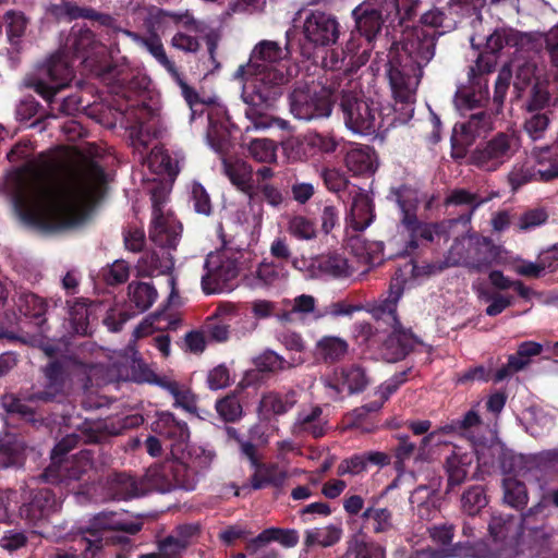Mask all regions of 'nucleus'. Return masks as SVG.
Masks as SVG:
<instances>
[{"instance_id":"1","label":"nucleus","mask_w":558,"mask_h":558,"mask_svg":"<svg viewBox=\"0 0 558 558\" xmlns=\"http://www.w3.org/2000/svg\"><path fill=\"white\" fill-rule=\"evenodd\" d=\"M434 4L420 11L421 27H416L393 43L388 53L386 73L396 105L403 114L411 117L414 111L415 95L423 77V69L435 56L436 43L446 31L457 26L460 20L471 15L475 0H449L442 9Z\"/></svg>"},{"instance_id":"2","label":"nucleus","mask_w":558,"mask_h":558,"mask_svg":"<svg viewBox=\"0 0 558 558\" xmlns=\"http://www.w3.org/2000/svg\"><path fill=\"white\" fill-rule=\"evenodd\" d=\"M105 184V170L96 161L73 163L66 169L64 184L47 183L36 190L25 217L49 232L75 227L82 220V207L100 198Z\"/></svg>"},{"instance_id":"3","label":"nucleus","mask_w":558,"mask_h":558,"mask_svg":"<svg viewBox=\"0 0 558 558\" xmlns=\"http://www.w3.org/2000/svg\"><path fill=\"white\" fill-rule=\"evenodd\" d=\"M235 77L243 81L242 99L246 105L245 117L256 130L272 125L274 118L268 113L282 96L289 82L284 68H265L260 65H240Z\"/></svg>"},{"instance_id":"4","label":"nucleus","mask_w":558,"mask_h":558,"mask_svg":"<svg viewBox=\"0 0 558 558\" xmlns=\"http://www.w3.org/2000/svg\"><path fill=\"white\" fill-rule=\"evenodd\" d=\"M211 459L201 448L189 449L180 457L167 458L150 465L141 477L145 495L149 492L169 493L173 489L194 490Z\"/></svg>"},{"instance_id":"5","label":"nucleus","mask_w":558,"mask_h":558,"mask_svg":"<svg viewBox=\"0 0 558 558\" xmlns=\"http://www.w3.org/2000/svg\"><path fill=\"white\" fill-rule=\"evenodd\" d=\"M403 284L399 280L392 281L389 286L388 295L371 308L373 317L379 324L383 323L391 329L383 344L386 359L389 362L403 360L417 343L412 330L402 326L397 313L398 303L403 295Z\"/></svg>"},{"instance_id":"6","label":"nucleus","mask_w":558,"mask_h":558,"mask_svg":"<svg viewBox=\"0 0 558 558\" xmlns=\"http://www.w3.org/2000/svg\"><path fill=\"white\" fill-rule=\"evenodd\" d=\"M340 34L341 25L337 16L320 10H310L304 13L299 38H292L291 32H287V51L312 60L316 50L336 45Z\"/></svg>"},{"instance_id":"7","label":"nucleus","mask_w":558,"mask_h":558,"mask_svg":"<svg viewBox=\"0 0 558 558\" xmlns=\"http://www.w3.org/2000/svg\"><path fill=\"white\" fill-rule=\"evenodd\" d=\"M339 93L333 84L298 82L289 94L290 112L304 121L328 118Z\"/></svg>"},{"instance_id":"8","label":"nucleus","mask_w":558,"mask_h":558,"mask_svg":"<svg viewBox=\"0 0 558 558\" xmlns=\"http://www.w3.org/2000/svg\"><path fill=\"white\" fill-rule=\"evenodd\" d=\"M340 109L345 126L360 135H373L381 126L380 110L372 99L365 98L362 92L342 88Z\"/></svg>"},{"instance_id":"9","label":"nucleus","mask_w":558,"mask_h":558,"mask_svg":"<svg viewBox=\"0 0 558 558\" xmlns=\"http://www.w3.org/2000/svg\"><path fill=\"white\" fill-rule=\"evenodd\" d=\"M521 147L515 132H497L470 153L469 165L485 172H495L509 162Z\"/></svg>"},{"instance_id":"10","label":"nucleus","mask_w":558,"mask_h":558,"mask_svg":"<svg viewBox=\"0 0 558 558\" xmlns=\"http://www.w3.org/2000/svg\"><path fill=\"white\" fill-rule=\"evenodd\" d=\"M41 372L45 379L43 387H36V392L27 395L26 399L33 403L62 405L59 424L71 426L74 407L66 401L68 372L64 362L52 360L41 368Z\"/></svg>"},{"instance_id":"11","label":"nucleus","mask_w":558,"mask_h":558,"mask_svg":"<svg viewBox=\"0 0 558 558\" xmlns=\"http://www.w3.org/2000/svg\"><path fill=\"white\" fill-rule=\"evenodd\" d=\"M73 77L72 65L62 53L57 52L26 80V86L50 104L57 93L66 87Z\"/></svg>"},{"instance_id":"12","label":"nucleus","mask_w":558,"mask_h":558,"mask_svg":"<svg viewBox=\"0 0 558 558\" xmlns=\"http://www.w3.org/2000/svg\"><path fill=\"white\" fill-rule=\"evenodd\" d=\"M68 45L73 57L80 59L84 68L97 77L112 61L107 47L98 41L88 28L72 33Z\"/></svg>"},{"instance_id":"13","label":"nucleus","mask_w":558,"mask_h":558,"mask_svg":"<svg viewBox=\"0 0 558 558\" xmlns=\"http://www.w3.org/2000/svg\"><path fill=\"white\" fill-rule=\"evenodd\" d=\"M61 494L47 486H26L22 493L20 515L29 524L38 525L61 509Z\"/></svg>"},{"instance_id":"14","label":"nucleus","mask_w":558,"mask_h":558,"mask_svg":"<svg viewBox=\"0 0 558 558\" xmlns=\"http://www.w3.org/2000/svg\"><path fill=\"white\" fill-rule=\"evenodd\" d=\"M98 78L109 86L112 94L128 101L145 92L149 83L146 75L135 72L125 64H114L112 61Z\"/></svg>"},{"instance_id":"15","label":"nucleus","mask_w":558,"mask_h":558,"mask_svg":"<svg viewBox=\"0 0 558 558\" xmlns=\"http://www.w3.org/2000/svg\"><path fill=\"white\" fill-rule=\"evenodd\" d=\"M204 268L206 272L202 277V288L206 294L229 292L235 287L240 272L235 259L208 256Z\"/></svg>"},{"instance_id":"16","label":"nucleus","mask_w":558,"mask_h":558,"mask_svg":"<svg viewBox=\"0 0 558 558\" xmlns=\"http://www.w3.org/2000/svg\"><path fill=\"white\" fill-rule=\"evenodd\" d=\"M70 427H75L76 433L65 435L56 444L51 450V463L64 461L63 457L75 448L80 441L84 444H99L107 436L106 423L101 421L85 420L78 425L72 423Z\"/></svg>"},{"instance_id":"17","label":"nucleus","mask_w":558,"mask_h":558,"mask_svg":"<svg viewBox=\"0 0 558 558\" xmlns=\"http://www.w3.org/2000/svg\"><path fill=\"white\" fill-rule=\"evenodd\" d=\"M151 432L168 442L171 448V456L180 457L187 452L186 447L191 432L185 421L178 420L171 412H159L151 423Z\"/></svg>"},{"instance_id":"18","label":"nucleus","mask_w":558,"mask_h":558,"mask_svg":"<svg viewBox=\"0 0 558 558\" xmlns=\"http://www.w3.org/2000/svg\"><path fill=\"white\" fill-rule=\"evenodd\" d=\"M356 57L360 63H365L361 59V53H353L347 51V45L341 50L330 49L325 52L322 57L320 65L325 70V83L338 86V90L345 88L350 85L349 78L350 63L352 58Z\"/></svg>"},{"instance_id":"19","label":"nucleus","mask_w":558,"mask_h":558,"mask_svg":"<svg viewBox=\"0 0 558 558\" xmlns=\"http://www.w3.org/2000/svg\"><path fill=\"white\" fill-rule=\"evenodd\" d=\"M93 469L89 452L81 451L72 460L50 463L40 474L47 483L60 484L70 481H82L84 475Z\"/></svg>"},{"instance_id":"20","label":"nucleus","mask_w":558,"mask_h":558,"mask_svg":"<svg viewBox=\"0 0 558 558\" xmlns=\"http://www.w3.org/2000/svg\"><path fill=\"white\" fill-rule=\"evenodd\" d=\"M341 143L342 137L336 136L332 132H310L303 137H296L292 148L296 149L300 159H310L336 153Z\"/></svg>"},{"instance_id":"21","label":"nucleus","mask_w":558,"mask_h":558,"mask_svg":"<svg viewBox=\"0 0 558 558\" xmlns=\"http://www.w3.org/2000/svg\"><path fill=\"white\" fill-rule=\"evenodd\" d=\"M332 380L329 386L338 392L347 390L349 395H355L369 386L371 376L363 365L353 363L337 368Z\"/></svg>"},{"instance_id":"22","label":"nucleus","mask_w":558,"mask_h":558,"mask_svg":"<svg viewBox=\"0 0 558 558\" xmlns=\"http://www.w3.org/2000/svg\"><path fill=\"white\" fill-rule=\"evenodd\" d=\"M32 392H36V386L21 390L19 395L5 393L1 397V407L7 414L37 426L43 424L44 416L31 405L34 403L26 399V396L32 395Z\"/></svg>"},{"instance_id":"23","label":"nucleus","mask_w":558,"mask_h":558,"mask_svg":"<svg viewBox=\"0 0 558 558\" xmlns=\"http://www.w3.org/2000/svg\"><path fill=\"white\" fill-rule=\"evenodd\" d=\"M489 99L488 80H469V85L458 87L453 102L465 114L468 111L485 107Z\"/></svg>"},{"instance_id":"24","label":"nucleus","mask_w":558,"mask_h":558,"mask_svg":"<svg viewBox=\"0 0 558 558\" xmlns=\"http://www.w3.org/2000/svg\"><path fill=\"white\" fill-rule=\"evenodd\" d=\"M361 526L357 532L374 535H387L395 530L392 511L376 504L367 506L361 513Z\"/></svg>"},{"instance_id":"25","label":"nucleus","mask_w":558,"mask_h":558,"mask_svg":"<svg viewBox=\"0 0 558 558\" xmlns=\"http://www.w3.org/2000/svg\"><path fill=\"white\" fill-rule=\"evenodd\" d=\"M300 535L294 529L268 527L245 544V551L255 555L258 550L272 542L279 543L284 548H293L299 544Z\"/></svg>"},{"instance_id":"26","label":"nucleus","mask_w":558,"mask_h":558,"mask_svg":"<svg viewBox=\"0 0 558 558\" xmlns=\"http://www.w3.org/2000/svg\"><path fill=\"white\" fill-rule=\"evenodd\" d=\"M496 255L495 246L490 243L489 240L483 239V241H480L475 244L471 255L466 257L460 256L458 259H452L451 256H449L447 258L446 265L439 266V270H442L447 267L462 265L481 272L492 266Z\"/></svg>"},{"instance_id":"27","label":"nucleus","mask_w":558,"mask_h":558,"mask_svg":"<svg viewBox=\"0 0 558 558\" xmlns=\"http://www.w3.org/2000/svg\"><path fill=\"white\" fill-rule=\"evenodd\" d=\"M533 45V36L512 27L496 28L486 39L485 48L497 54L505 47L517 48L523 50Z\"/></svg>"},{"instance_id":"28","label":"nucleus","mask_w":558,"mask_h":558,"mask_svg":"<svg viewBox=\"0 0 558 558\" xmlns=\"http://www.w3.org/2000/svg\"><path fill=\"white\" fill-rule=\"evenodd\" d=\"M153 213L149 228L150 240L161 248L174 250L179 242V235L167 226L161 204L157 201L156 194L151 196Z\"/></svg>"},{"instance_id":"29","label":"nucleus","mask_w":558,"mask_h":558,"mask_svg":"<svg viewBox=\"0 0 558 558\" xmlns=\"http://www.w3.org/2000/svg\"><path fill=\"white\" fill-rule=\"evenodd\" d=\"M295 53L287 51V45L282 48L274 40H262L253 49L250 60L245 65H260L265 68H284L280 61L286 57L293 58Z\"/></svg>"},{"instance_id":"30","label":"nucleus","mask_w":558,"mask_h":558,"mask_svg":"<svg viewBox=\"0 0 558 558\" xmlns=\"http://www.w3.org/2000/svg\"><path fill=\"white\" fill-rule=\"evenodd\" d=\"M222 171L239 191L253 197V168L242 159H222Z\"/></svg>"},{"instance_id":"31","label":"nucleus","mask_w":558,"mask_h":558,"mask_svg":"<svg viewBox=\"0 0 558 558\" xmlns=\"http://www.w3.org/2000/svg\"><path fill=\"white\" fill-rule=\"evenodd\" d=\"M114 513H99L93 518L89 526L85 533L88 536L84 537L86 542L85 551H90L94 557L104 546L105 533L114 531L116 526Z\"/></svg>"},{"instance_id":"32","label":"nucleus","mask_w":558,"mask_h":558,"mask_svg":"<svg viewBox=\"0 0 558 558\" xmlns=\"http://www.w3.org/2000/svg\"><path fill=\"white\" fill-rule=\"evenodd\" d=\"M436 433H429L420 441L417 446L416 442L412 441L410 436L408 435H399L397 437V444L393 447V456H395V468L398 471H402L404 469L405 461L410 459H418L425 453L426 447L433 441Z\"/></svg>"},{"instance_id":"33","label":"nucleus","mask_w":558,"mask_h":558,"mask_svg":"<svg viewBox=\"0 0 558 558\" xmlns=\"http://www.w3.org/2000/svg\"><path fill=\"white\" fill-rule=\"evenodd\" d=\"M345 167L353 175H372L377 169L375 150L369 146L350 149L344 157Z\"/></svg>"},{"instance_id":"34","label":"nucleus","mask_w":558,"mask_h":558,"mask_svg":"<svg viewBox=\"0 0 558 558\" xmlns=\"http://www.w3.org/2000/svg\"><path fill=\"white\" fill-rule=\"evenodd\" d=\"M487 202V198L482 197L476 193H472L465 189H454L445 199V205L450 206H463L468 207L465 213L459 215L458 218L451 219L454 223H461L463 226L471 222L474 211Z\"/></svg>"},{"instance_id":"35","label":"nucleus","mask_w":558,"mask_h":558,"mask_svg":"<svg viewBox=\"0 0 558 558\" xmlns=\"http://www.w3.org/2000/svg\"><path fill=\"white\" fill-rule=\"evenodd\" d=\"M108 492L114 500H130L145 495L141 478L118 473L109 482Z\"/></svg>"},{"instance_id":"36","label":"nucleus","mask_w":558,"mask_h":558,"mask_svg":"<svg viewBox=\"0 0 558 558\" xmlns=\"http://www.w3.org/2000/svg\"><path fill=\"white\" fill-rule=\"evenodd\" d=\"M254 473L251 475V486L258 490L267 486L281 487L286 480L287 473L280 469L277 463H265L258 461L252 466Z\"/></svg>"},{"instance_id":"37","label":"nucleus","mask_w":558,"mask_h":558,"mask_svg":"<svg viewBox=\"0 0 558 558\" xmlns=\"http://www.w3.org/2000/svg\"><path fill=\"white\" fill-rule=\"evenodd\" d=\"M349 351L345 339L337 336H324L315 345V356L325 364H335L344 359Z\"/></svg>"},{"instance_id":"38","label":"nucleus","mask_w":558,"mask_h":558,"mask_svg":"<svg viewBox=\"0 0 558 558\" xmlns=\"http://www.w3.org/2000/svg\"><path fill=\"white\" fill-rule=\"evenodd\" d=\"M514 98L522 102L521 109L523 112L550 110L551 94L549 92V82L547 80L536 82L524 92V96Z\"/></svg>"},{"instance_id":"39","label":"nucleus","mask_w":558,"mask_h":558,"mask_svg":"<svg viewBox=\"0 0 558 558\" xmlns=\"http://www.w3.org/2000/svg\"><path fill=\"white\" fill-rule=\"evenodd\" d=\"M323 410L315 405L310 412L302 411L298 414L293 430L298 435H308L313 438H320L326 434L327 422L323 420Z\"/></svg>"},{"instance_id":"40","label":"nucleus","mask_w":558,"mask_h":558,"mask_svg":"<svg viewBox=\"0 0 558 558\" xmlns=\"http://www.w3.org/2000/svg\"><path fill=\"white\" fill-rule=\"evenodd\" d=\"M345 558H386L385 548L369 541L362 532H356L347 542Z\"/></svg>"},{"instance_id":"41","label":"nucleus","mask_w":558,"mask_h":558,"mask_svg":"<svg viewBox=\"0 0 558 558\" xmlns=\"http://www.w3.org/2000/svg\"><path fill=\"white\" fill-rule=\"evenodd\" d=\"M313 265H316L317 269L322 274L332 278H347L354 271L347 257L338 252H329L318 255L314 259Z\"/></svg>"},{"instance_id":"42","label":"nucleus","mask_w":558,"mask_h":558,"mask_svg":"<svg viewBox=\"0 0 558 558\" xmlns=\"http://www.w3.org/2000/svg\"><path fill=\"white\" fill-rule=\"evenodd\" d=\"M15 305L21 315L35 319L36 325L44 330L47 303L43 298L31 291H23L19 293Z\"/></svg>"},{"instance_id":"43","label":"nucleus","mask_w":558,"mask_h":558,"mask_svg":"<svg viewBox=\"0 0 558 558\" xmlns=\"http://www.w3.org/2000/svg\"><path fill=\"white\" fill-rule=\"evenodd\" d=\"M458 133L466 137L469 142H475L476 138L485 135L493 130V117L486 110H480L471 113L465 122L456 124Z\"/></svg>"},{"instance_id":"44","label":"nucleus","mask_w":558,"mask_h":558,"mask_svg":"<svg viewBox=\"0 0 558 558\" xmlns=\"http://www.w3.org/2000/svg\"><path fill=\"white\" fill-rule=\"evenodd\" d=\"M343 530L340 525L329 524L324 527H314L304 532V547L310 549L315 546L331 547L340 542Z\"/></svg>"},{"instance_id":"45","label":"nucleus","mask_w":558,"mask_h":558,"mask_svg":"<svg viewBox=\"0 0 558 558\" xmlns=\"http://www.w3.org/2000/svg\"><path fill=\"white\" fill-rule=\"evenodd\" d=\"M350 218L352 228L355 231H363L373 222L375 214L373 202L368 195L364 193H356V195L353 196L350 208Z\"/></svg>"},{"instance_id":"46","label":"nucleus","mask_w":558,"mask_h":558,"mask_svg":"<svg viewBox=\"0 0 558 558\" xmlns=\"http://www.w3.org/2000/svg\"><path fill=\"white\" fill-rule=\"evenodd\" d=\"M551 110H537L534 112H524L522 129L533 142L543 140L551 122Z\"/></svg>"},{"instance_id":"47","label":"nucleus","mask_w":558,"mask_h":558,"mask_svg":"<svg viewBox=\"0 0 558 558\" xmlns=\"http://www.w3.org/2000/svg\"><path fill=\"white\" fill-rule=\"evenodd\" d=\"M229 314L221 306L217 307L215 313L207 317L203 329L209 340L215 342H225L230 335Z\"/></svg>"},{"instance_id":"48","label":"nucleus","mask_w":558,"mask_h":558,"mask_svg":"<svg viewBox=\"0 0 558 558\" xmlns=\"http://www.w3.org/2000/svg\"><path fill=\"white\" fill-rule=\"evenodd\" d=\"M296 402V392L294 390H289L284 393L270 391L263 396L260 408L274 415H283L288 413Z\"/></svg>"},{"instance_id":"49","label":"nucleus","mask_w":558,"mask_h":558,"mask_svg":"<svg viewBox=\"0 0 558 558\" xmlns=\"http://www.w3.org/2000/svg\"><path fill=\"white\" fill-rule=\"evenodd\" d=\"M504 502L515 510H523L529 502L526 485L512 477L504 478Z\"/></svg>"},{"instance_id":"50","label":"nucleus","mask_w":558,"mask_h":558,"mask_svg":"<svg viewBox=\"0 0 558 558\" xmlns=\"http://www.w3.org/2000/svg\"><path fill=\"white\" fill-rule=\"evenodd\" d=\"M128 290L130 302L138 313L147 311L158 296L155 287L147 282H131Z\"/></svg>"},{"instance_id":"51","label":"nucleus","mask_w":558,"mask_h":558,"mask_svg":"<svg viewBox=\"0 0 558 558\" xmlns=\"http://www.w3.org/2000/svg\"><path fill=\"white\" fill-rule=\"evenodd\" d=\"M69 304V320L73 332L86 336L89 332V303L87 299H76Z\"/></svg>"},{"instance_id":"52","label":"nucleus","mask_w":558,"mask_h":558,"mask_svg":"<svg viewBox=\"0 0 558 558\" xmlns=\"http://www.w3.org/2000/svg\"><path fill=\"white\" fill-rule=\"evenodd\" d=\"M470 464L471 458L468 454L459 456L457 453H452L447 458L446 470L448 474V490L461 485L465 481Z\"/></svg>"},{"instance_id":"53","label":"nucleus","mask_w":558,"mask_h":558,"mask_svg":"<svg viewBox=\"0 0 558 558\" xmlns=\"http://www.w3.org/2000/svg\"><path fill=\"white\" fill-rule=\"evenodd\" d=\"M488 505V497L483 485L468 487L461 496V508L464 513L475 517Z\"/></svg>"},{"instance_id":"54","label":"nucleus","mask_w":558,"mask_h":558,"mask_svg":"<svg viewBox=\"0 0 558 558\" xmlns=\"http://www.w3.org/2000/svg\"><path fill=\"white\" fill-rule=\"evenodd\" d=\"M215 410L226 424L239 422L244 414L243 407L236 393L230 392L215 402Z\"/></svg>"},{"instance_id":"55","label":"nucleus","mask_w":558,"mask_h":558,"mask_svg":"<svg viewBox=\"0 0 558 558\" xmlns=\"http://www.w3.org/2000/svg\"><path fill=\"white\" fill-rule=\"evenodd\" d=\"M537 72L538 68L536 63L530 61H525L517 68L513 81L514 97L524 96V92H526L527 88L533 86L536 82L545 80L541 78Z\"/></svg>"},{"instance_id":"56","label":"nucleus","mask_w":558,"mask_h":558,"mask_svg":"<svg viewBox=\"0 0 558 558\" xmlns=\"http://www.w3.org/2000/svg\"><path fill=\"white\" fill-rule=\"evenodd\" d=\"M3 22L7 28V38L11 46L17 47L25 35L28 19L23 12L10 10L4 13Z\"/></svg>"},{"instance_id":"57","label":"nucleus","mask_w":558,"mask_h":558,"mask_svg":"<svg viewBox=\"0 0 558 558\" xmlns=\"http://www.w3.org/2000/svg\"><path fill=\"white\" fill-rule=\"evenodd\" d=\"M254 365L262 373H278L292 368L295 363L286 360L272 350H265L254 360Z\"/></svg>"},{"instance_id":"58","label":"nucleus","mask_w":558,"mask_h":558,"mask_svg":"<svg viewBox=\"0 0 558 558\" xmlns=\"http://www.w3.org/2000/svg\"><path fill=\"white\" fill-rule=\"evenodd\" d=\"M25 463V446L17 441H7L0 446V468H22Z\"/></svg>"},{"instance_id":"59","label":"nucleus","mask_w":558,"mask_h":558,"mask_svg":"<svg viewBox=\"0 0 558 558\" xmlns=\"http://www.w3.org/2000/svg\"><path fill=\"white\" fill-rule=\"evenodd\" d=\"M543 168L536 169L530 165H514L511 171L508 173V182L512 191H518L523 185L534 182L542 181L541 172Z\"/></svg>"},{"instance_id":"60","label":"nucleus","mask_w":558,"mask_h":558,"mask_svg":"<svg viewBox=\"0 0 558 558\" xmlns=\"http://www.w3.org/2000/svg\"><path fill=\"white\" fill-rule=\"evenodd\" d=\"M153 114V108L145 101L128 105L124 110L129 128L138 130V132L143 130V126L151 119Z\"/></svg>"},{"instance_id":"61","label":"nucleus","mask_w":558,"mask_h":558,"mask_svg":"<svg viewBox=\"0 0 558 558\" xmlns=\"http://www.w3.org/2000/svg\"><path fill=\"white\" fill-rule=\"evenodd\" d=\"M248 154L257 162L271 163L277 160V145L268 138H255L250 142Z\"/></svg>"},{"instance_id":"62","label":"nucleus","mask_w":558,"mask_h":558,"mask_svg":"<svg viewBox=\"0 0 558 558\" xmlns=\"http://www.w3.org/2000/svg\"><path fill=\"white\" fill-rule=\"evenodd\" d=\"M498 56L484 48L477 56L475 64L469 68V80H487L486 75L494 72L497 65Z\"/></svg>"},{"instance_id":"63","label":"nucleus","mask_w":558,"mask_h":558,"mask_svg":"<svg viewBox=\"0 0 558 558\" xmlns=\"http://www.w3.org/2000/svg\"><path fill=\"white\" fill-rule=\"evenodd\" d=\"M515 526V518L512 514L494 513L488 523V532L495 542H502Z\"/></svg>"},{"instance_id":"64","label":"nucleus","mask_w":558,"mask_h":558,"mask_svg":"<svg viewBox=\"0 0 558 558\" xmlns=\"http://www.w3.org/2000/svg\"><path fill=\"white\" fill-rule=\"evenodd\" d=\"M549 502L542 498L537 504L521 513V524L524 529L537 531L547 517Z\"/></svg>"}]
</instances>
